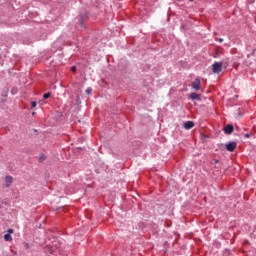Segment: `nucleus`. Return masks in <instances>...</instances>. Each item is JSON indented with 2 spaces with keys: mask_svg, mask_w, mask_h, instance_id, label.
Instances as JSON below:
<instances>
[{
  "mask_svg": "<svg viewBox=\"0 0 256 256\" xmlns=\"http://www.w3.org/2000/svg\"><path fill=\"white\" fill-rule=\"evenodd\" d=\"M212 71H213V73H216L217 75H219V73H221V71H223V63L215 62L212 65Z\"/></svg>",
  "mask_w": 256,
  "mask_h": 256,
  "instance_id": "1",
  "label": "nucleus"
},
{
  "mask_svg": "<svg viewBox=\"0 0 256 256\" xmlns=\"http://www.w3.org/2000/svg\"><path fill=\"white\" fill-rule=\"evenodd\" d=\"M191 87L194 91H201V79L196 78L195 81L192 82Z\"/></svg>",
  "mask_w": 256,
  "mask_h": 256,
  "instance_id": "2",
  "label": "nucleus"
},
{
  "mask_svg": "<svg viewBox=\"0 0 256 256\" xmlns=\"http://www.w3.org/2000/svg\"><path fill=\"white\" fill-rule=\"evenodd\" d=\"M226 149L230 153H233V151H235V149H237V142H230V143L226 144Z\"/></svg>",
  "mask_w": 256,
  "mask_h": 256,
  "instance_id": "3",
  "label": "nucleus"
},
{
  "mask_svg": "<svg viewBox=\"0 0 256 256\" xmlns=\"http://www.w3.org/2000/svg\"><path fill=\"white\" fill-rule=\"evenodd\" d=\"M189 99H191L192 101H201V94L191 93L189 95Z\"/></svg>",
  "mask_w": 256,
  "mask_h": 256,
  "instance_id": "4",
  "label": "nucleus"
},
{
  "mask_svg": "<svg viewBox=\"0 0 256 256\" xmlns=\"http://www.w3.org/2000/svg\"><path fill=\"white\" fill-rule=\"evenodd\" d=\"M233 125L228 124L227 126H225L224 128V133H226V135H231L232 131H233Z\"/></svg>",
  "mask_w": 256,
  "mask_h": 256,
  "instance_id": "5",
  "label": "nucleus"
},
{
  "mask_svg": "<svg viewBox=\"0 0 256 256\" xmlns=\"http://www.w3.org/2000/svg\"><path fill=\"white\" fill-rule=\"evenodd\" d=\"M193 127H195V123H193V121H187L184 123V129H193Z\"/></svg>",
  "mask_w": 256,
  "mask_h": 256,
  "instance_id": "6",
  "label": "nucleus"
},
{
  "mask_svg": "<svg viewBox=\"0 0 256 256\" xmlns=\"http://www.w3.org/2000/svg\"><path fill=\"white\" fill-rule=\"evenodd\" d=\"M5 186L6 187H9L10 185H12V183H13V177H11V176H6V178H5Z\"/></svg>",
  "mask_w": 256,
  "mask_h": 256,
  "instance_id": "7",
  "label": "nucleus"
},
{
  "mask_svg": "<svg viewBox=\"0 0 256 256\" xmlns=\"http://www.w3.org/2000/svg\"><path fill=\"white\" fill-rule=\"evenodd\" d=\"M4 241H13V237H11V234H5Z\"/></svg>",
  "mask_w": 256,
  "mask_h": 256,
  "instance_id": "8",
  "label": "nucleus"
},
{
  "mask_svg": "<svg viewBox=\"0 0 256 256\" xmlns=\"http://www.w3.org/2000/svg\"><path fill=\"white\" fill-rule=\"evenodd\" d=\"M92 92H93V89H92V88H87V89H86V94H87V95H91Z\"/></svg>",
  "mask_w": 256,
  "mask_h": 256,
  "instance_id": "9",
  "label": "nucleus"
},
{
  "mask_svg": "<svg viewBox=\"0 0 256 256\" xmlns=\"http://www.w3.org/2000/svg\"><path fill=\"white\" fill-rule=\"evenodd\" d=\"M51 97V93H46L43 95V99H49Z\"/></svg>",
  "mask_w": 256,
  "mask_h": 256,
  "instance_id": "10",
  "label": "nucleus"
},
{
  "mask_svg": "<svg viewBox=\"0 0 256 256\" xmlns=\"http://www.w3.org/2000/svg\"><path fill=\"white\" fill-rule=\"evenodd\" d=\"M35 107H37V102H32V103H31V108H32V109H35Z\"/></svg>",
  "mask_w": 256,
  "mask_h": 256,
  "instance_id": "11",
  "label": "nucleus"
},
{
  "mask_svg": "<svg viewBox=\"0 0 256 256\" xmlns=\"http://www.w3.org/2000/svg\"><path fill=\"white\" fill-rule=\"evenodd\" d=\"M45 159H47V157H45V155L40 156V161H45Z\"/></svg>",
  "mask_w": 256,
  "mask_h": 256,
  "instance_id": "12",
  "label": "nucleus"
},
{
  "mask_svg": "<svg viewBox=\"0 0 256 256\" xmlns=\"http://www.w3.org/2000/svg\"><path fill=\"white\" fill-rule=\"evenodd\" d=\"M71 71H73V73H75V71H77V67L76 66H72Z\"/></svg>",
  "mask_w": 256,
  "mask_h": 256,
  "instance_id": "13",
  "label": "nucleus"
},
{
  "mask_svg": "<svg viewBox=\"0 0 256 256\" xmlns=\"http://www.w3.org/2000/svg\"><path fill=\"white\" fill-rule=\"evenodd\" d=\"M8 233H13V229H9V230H8Z\"/></svg>",
  "mask_w": 256,
  "mask_h": 256,
  "instance_id": "14",
  "label": "nucleus"
},
{
  "mask_svg": "<svg viewBox=\"0 0 256 256\" xmlns=\"http://www.w3.org/2000/svg\"><path fill=\"white\" fill-rule=\"evenodd\" d=\"M219 42H220V43H223V38H220V39H219Z\"/></svg>",
  "mask_w": 256,
  "mask_h": 256,
  "instance_id": "15",
  "label": "nucleus"
},
{
  "mask_svg": "<svg viewBox=\"0 0 256 256\" xmlns=\"http://www.w3.org/2000/svg\"><path fill=\"white\" fill-rule=\"evenodd\" d=\"M245 137L249 138V134H246Z\"/></svg>",
  "mask_w": 256,
  "mask_h": 256,
  "instance_id": "16",
  "label": "nucleus"
},
{
  "mask_svg": "<svg viewBox=\"0 0 256 256\" xmlns=\"http://www.w3.org/2000/svg\"><path fill=\"white\" fill-rule=\"evenodd\" d=\"M215 163H219V160H215Z\"/></svg>",
  "mask_w": 256,
  "mask_h": 256,
  "instance_id": "17",
  "label": "nucleus"
},
{
  "mask_svg": "<svg viewBox=\"0 0 256 256\" xmlns=\"http://www.w3.org/2000/svg\"><path fill=\"white\" fill-rule=\"evenodd\" d=\"M190 1H193V0H190Z\"/></svg>",
  "mask_w": 256,
  "mask_h": 256,
  "instance_id": "18",
  "label": "nucleus"
}]
</instances>
